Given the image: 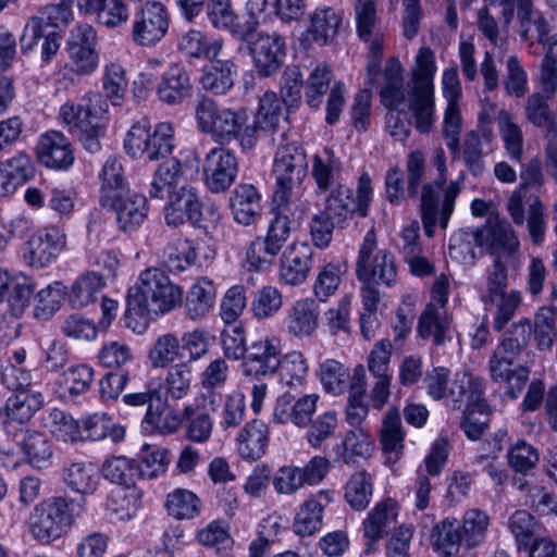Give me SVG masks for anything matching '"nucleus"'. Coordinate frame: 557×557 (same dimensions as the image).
I'll list each match as a JSON object with an SVG mask.
<instances>
[{"label":"nucleus","mask_w":557,"mask_h":557,"mask_svg":"<svg viewBox=\"0 0 557 557\" xmlns=\"http://www.w3.org/2000/svg\"><path fill=\"white\" fill-rule=\"evenodd\" d=\"M183 301L181 286L159 268H148L140 272L138 281L128 289L126 298L125 325L141 333L148 320L163 315Z\"/></svg>","instance_id":"obj_1"},{"label":"nucleus","mask_w":557,"mask_h":557,"mask_svg":"<svg viewBox=\"0 0 557 557\" xmlns=\"http://www.w3.org/2000/svg\"><path fill=\"white\" fill-rule=\"evenodd\" d=\"M437 71L435 54L429 47L419 48L409 73L408 109L414 128L428 134L435 121L434 77Z\"/></svg>","instance_id":"obj_2"},{"label":"nucleus","mask_w":557,"mask_h":557,"mask_svg":"<svg viewBox=\"0 0 557 557\" xmlns=\"http://www.w3.org/2000/svg\"><path fill=\"white\" fill-rule=\"evenodd\" d=\"M108 104L99 94L89 92L78 103L65 102L59 109L58 117L70 133L75 134L84 149L90 153L101 150V138L107 128Z\"/></svg>","instance_id":"obj_3"},{"label":"nucleus","mask_w":557,"mask_h":557,"mask_svg":"<svg viewBox=\"0 0 557 557\" xmlns=\"http://www.w3.org/2000/svg\"><path fill=\"white\" fill-rule=\"evenodd\" d=\"M82 505L63 497H51L37 504L28 518L30 535L41 544H50L65 534Z\"/></svg>","instance_id":"obj_4"},{"label":"nucleus","mask_w":557,"mask_h":557,"mask_svg":"<svg viewBox=\"0 0 557 557\" xmlns=\"http://www.w3.org/2000/svg\"><path fill=\"white\" fill-rule=\"evenodd\" d=\"M151 125L147 117H143L132 125L127 132L123 148L133 159H148L158 161L166 159L174 149V127L170 122L158 123L150 132Z\"/></svg>","instance_id":"obj_5"},{"label":"nucleus","mask_w":557,"mask_h":557,"mask_svg":"<svg viewBox=\"0 0 557 557\" xmlns=\"http://www.w3.org/2000/svg\"><path fill=\"white\" fill-rule=\"evenodd\" d=\"M196 119L199 129L210 134L221 145L233 141L238 131L249 121L246 109L222 107L212 99H203L197 104Z\"/></svg>","instance_id":"obj_6"},{"label":"nucleus","mask_w":557,"mask_h":557,"mask_svg":"<svg viewBox=\"0 0 557 557\" xmlns=\"http://www.w3.org/2000/svg\"><path fill=\"white\" fill-rule=\"evenodd\" d=\"M376 250V235L370 230L359 248L356 263V276L362 283L384 284L393 286L396 283L397 270L395 258L386 249Z\"/></svg>","instance_id":"obj_7"},{"label":"nucleus","mask_w":557,"mask_h":557,"mask_svg":"<svg viewBox=\"0 0 557 557\" xmlns=\"http://www.w3.org/2000/svg\"><path fill=\"white\" fill-rule=\"evenodd\" d=\"M170 16L161 1H146L133 15L131 37L135 45L154 47L169 30Z\"/></svg>","instance_id":"obj_8"},{"label":"nucleus","mask_w":557,"mask_h":557,"mask_svg":"<svg viewBox=\"0 0 557 557\" xmlns=\"http://www.w3.org/2000/svg\"><path fill=\"white\" fill-rule=\"evenodd\" d=\"M96 46L97 32L91 25L78 24L70 30L66 51L74 74L87 76L97 70L99 55Z\"/></svg>","instance_id":"obj_9"},{"label":"nucleus","mask_w":557,"mask_h":557,"mask_svg":"<svg viewBox=\"0 0 557 557\" xmlns=\"http://www.w3.org/2000/svg\"><path fill=\"white\" fill-rule=\"evenodd\" d=\"M249 46L259 76L270 77L283 66L286 58V41L277 32H259Z\"/></svg>","instance_id":"obj_10"},{"label":"nucleus","mask_w":557,"mask_h":557,"mask_svg":"<svg viewBox=\"0 0 557 557\" xmlns=\"http://www.w3.org/2000/svg\"><path fill=\"white\" fill-rule=\"evenodd\" d=\"M282 355L281 339L265 336L252 342L243 360V372L247 376L263 377L278 371Z\"/></svg>","instance_id":"obj_11"},{"label":"nucleus","mask_w":557,"mask_h":557,"mask_svg":"<svg viewBox=\"0 0 557 557\" xmlns=\"http://www.w3.org/2000/svg\"><path fill=\"white\" fill-rule=\"evenodd\" d=\"M479 233L481 248L494 256V259L515 260L519 251V240L507 221L493 214L487 219L485 225L479 227Z\"/></svg>","instance_id":"obj_12"},{"label":"nucleus","mask_w":557,"mask_h":557,"mask_svg":"<svg viewBox=\"0 0 557 557\" xmlns=\"http://www.w3.org/2000/svg\"><path fill=\"white\" fill-rule=\"evenodd\" d=\"M202 171L205 183L211 191H224L237 175V159L231 150L214 147L206 154Z\"/></svg>","instance_id":"obj_13"},{"label":"nucleus","mask_w":557,"mask_h":557,"mask_svg":"<svg viewBox=\"0 0 557 557\" xmlns=\"http://www.w3.org/2000/svg\"><path fill=\"white\" fill-rule=\"evenodd\" d=\"M65 245L66 236L61 228H40L27 240L25 260L32 267L45 268L57 259Z\"/></svg>","instance_id":"obj_14"},{"label":"nucleus","mask_w":557,"mask_h":557,"mask_svg":"<svg viewBox=\"0 0 557 557\" xmlns=\"http://www.w3.org/2000/svg\"><path fill=\"white\" fill-rule=\"evenodd\" d=\"M40 164L53 170H69L75 160L70 139L59 131H48L40 135L36 145Z\"/></svg>","instance_id":"obj_15"},{"label":"nucleus","mask_w":557,"mask_h":557,"mask_svg":"<svg viewBox=\"0 0 557 557\" xmlns=\"http://www.w3.org/2000/svg\"><path fill=\"white\" fill-rule=\"evenodd\" d=\"M372 85L379 87L381 103L387 110H397L406 101L408 92L405 88L404 67L397 58L386 61L377 74V81Z\"/></svg>","instance_id":"obj_16"},{"label":"nucleus","mask_w":557,"mask_h":557,"mask_svg":"<svg viewBox=\"0 0 557 557\" xmlns=\"http://www.w3.org/2000/svg\"><path fill=\"white\" fill-rule=\"evenodd\" d=\"M318 399L317 394H306L294 400L293 395L285 393L276 400L273 409V420L280 424L290 422L298 428H306L317 410Z\"/></svg>","instance_id":"obj_17"},{"label":"nucleus","mask_w":557,"mask_h":557,"mask_svg":"<svg viewBox=\"0 0 557 557\" xmlns=\"http://www.w3.org/2000/svg\"><path fill=\"white\" fill-rule=\"evenodd\" d=\"M313 249L308 243H294L280 259V278L285 284L296 286L304 283L312 265Z\"/></svg>","instance_id":"obj_18"},{"label":"nucleus","mask_w":557,"mask_h":557,"mask_svg":"<svg viewBox=\"0 0 557 557\" xmlns=\"http://www.w3.org/2000/svg\"><path fill=\"white\" fill-rule=\"evenodd\" d=\"M437 169L440 171V177L422 186L420 209H454L455 200L460 193V186L454 181L445 186L446 164L443 152L437 157Z\"/></svg>","instance_id":"obj_19"},{"label":"nucleus","mask_w":557,"mask_h":557,"mask_svg":"<svg viewBox=\"0 0 557 557\" xmlns=\"http://www.w3.org/2000/svg\"><path fill=\"white\" fill-rule=\"evenodd\" d=\"M453 409L459 410L462 405L465 409L479 408L483 412L487 409V401L484 397V381L469 372L457 373L450 388Z\"/></svg>","instance_id":"obj_20"},{"label":"nucleus","mask_w":557,"mask_h":557,"mask_svg":"<svg viewBox=\"0 0 557 557\" xmlns=\"http://www.w3.org/2000/svg\"><path fill=\"white\" fill-rule=\"evenodd\" d=\"M333 502L332 492L321 490L307 498L299 507L294 520V531L300 536H310L322 528L323 510Z\"/></svg>","instance_id":"obj_21"},{"label":"nucleus","mask_w":557,"mask_h":557,"mask_svg":"<svg viewBox=\"0 0 557 557\" xmlns=\"http://www.w3.org/2000/svg\"><path fill=\"white\" fill-rule=\"evenodd\" d=\"M273 174L281 182L299 184L307 174L304 150L294 144L280 147L274 158Z\"/></svg>","instance_id":"obj_22"},{"label":"nucleus","mask_w":557,"mask_h":557,"mask_svg":"<svg viewBox=\"0 0 557 557\" xmlns=\"http://www.w3.org/2000/svg\"><path fill=\"white\" fill-rule=\"evenodd\" d=\"M44 396L34 388L22 389L14 393L7 399L4 411L5 420L3 422L7 432L9 426L16 422L23 424L30 420V418L42 407Z\"/></svg>","instance_id":"obj_23"},{"label":"nucleus","mask_w":557,"mask_h":557,"mask_svg":"<svg viewBox=\"0 0 557 557\" xmlns=\"http://www.w3.org/2000/svg\"><path fill=\"white\" fill-rule=\"evenodd\" d=\"M319 308L313 299H299L288 310L285 325L287 333L296 338L311 336L319 325Z\"/></svg>","instance_id":"obj_24"},{"label":"nucleus","mask_w":557,"mask_h":557,"mask_svg":"<svg viewBox=\"0 0 557 557\" xmlns=\"http://www.w3.org/2000/svg\"><path fill=\"white\" fill-rule=\"evenodd\" d=\"M222 48V39L210 38L197 29L186 32L178 41V50L188 62L200 59L214 60L220 55Z\"/></svg>","instance_id":"obj_25"},{"label":"nucleus","mask_w":557,"mask_h":557,"mask_svg":"<svg viewBox=\"0 0 557 557\" xmlns=\"http://www.w3.org/2000/svg\"><path fill=\"white\" fill-rule=\"evenodd\" d=\"M200 78L202 89L216 95L227 94L234 86L237 66L232 60H210Z\"/></svg>","instance_id":"obj_26"},{"label":"nucleus","mask_w":557,"mask_h":557,"mask_svg":"<svg viewBox=\"0 0 557 557\" xmlns=\"http://www.w3.org/2000/svg\"><path fill=\"white\" fill-rule=\"evenodd\" d=\"M450 322L451 318L448 315L446 308L429 302L419 319V335L422 338L432 337L435 345H443L447 339Z\"/></svg>","instance_id":"obj_27"},{"label":"nucleus","mask_w":557,"mask_h":557,"mask_svg":"<svg viewBox=\"0 0 557 557\" xmlns=\"http://www.w3.org/2000/svg\"><path fill=\"white\" fill-rule=\"evenodd\" d=\"M190 81L187 71L178 64L172 65L158 86L159 99L166 104H178L189 95Z\"/></svg>","instance_id":"obj_28"},{"label":"nucleus","mask_w":557,"mask_h":557,"mask_svg":"<svg viewBox=\"0 0 557 557\" xmlns=\"http://www.w3.org/2000/svg\"><path fill=\"white\" fill-rule=\"evenodd\" d=\"M34 175L32 158L24 151L0 163V184L3 193H11Z\"/></svg>","instance_id":"obj_29"},{"label":"nucleus","mask_w":557,"mask_h":557,"mask_svg":"<svg viewBox=\"0 0 557 557\" xmlns=\"http://www.w3.org/2000/svg\"><path fill=\"white\" fill-rule=\"evenodd\" d=\"M215 287L207 277L198 278L187 292L185 300L186 315L198 321L207 317L214 305Z\"/></svg>","instance_id":"obj_30"},{"label":"nucleus","mask_w":557,"mask_h":557,"mask_svg":"<svg viewBox=\"0 0 557 557\" xmlns=\"http://www.w3.org/2000/svg\"><path fill=\"white\" fill-rule=\"evenodd\" d=\"M405 432L397 408H389L382 420L380 429V443L388 458L397 460L404 450Z\"/></svg>","instance_id":"obj_31"},{"label":"nucleus","mask_w":557,"mask_h":557,"mask_svg":"<svg viewBox=\"0 0 557 557\" xmlns=\"http://www.w3.org/2000/svg\"><path fill=\"white\" fill-rule=\"evenodd\" d=\"M531 332L540 351L552 350L557 339V309L553 306L541 307L531 321Z\"/></svg>","instance_id":"obj_32"},{"label":"nucleus","mask_w":557,"mask_h":557,"mask_svg":"<svg viewBox=\"0 0 557 557\" xmlns=\"http://www.w3.org/2000/svg\"><path fill=\"white\" fill-rule=\"evenodd\" d=\"M268 442L267 424L261 420H252L239 433V455L248 460H257L264 455Z\"/></svg>","instance_id":"obj_33"},{"label":"nucleus","mask_w":557,"mask_h":557,"mask_svg":"<svg viewBox=\"0 0 557 557\" xmlns=\"http://www.w3.org/2000/svg\"><path fill=\"white\" fill-rule=\"evenodd\" d=\"M342 23V13L332 7H319L310 16L308 33L312 40L320 44H329L337 34Z\"/></svg>","instance_id":"obj_34"},{"label":"nucleus","mask_w":557,"mask_h":557,"mask_svg":"<svg viewBox=\"0 0 557 557\" xmlns=\"http://www.w3.org/2000/svg\"><path fill=\"white\" fill-rule=\"evenodd\" d=\"M374 450V443L364 428H352L348 431L335 451L345 463L355 462L357 457L367 459Z\"/></svg>","instance_id":"obj_35"},{"label":"nucleus","mask_w":557,"mask_h":557,"mask_svg":"<svg viewBox=\"0 0 557 557\" xmlns=\"http://www.w3.org/2000/svg\"><path fill=\"white\" fill-rule=\"evenodd\" d=\"M517 16L521 26V38L524 40L535 38L539 42L547 41L549 24L540 11L533 9L530 0H519Z\"/></svg>","instance_id":"obj_36"},{"label":"nucleus","mask_w":557,"mask_h":557,"mask_svg":"<svg viewBox=\"0 0 557 557\" xmlns=\"http://www.w3.org/2000/svg\"><path fill=\"white\" fill-rule=\"evenodd\" d=\"M81 12L92 15L100 25L110 29L125 25L129 18L123 0H97Z\"/></svg>","instance_id":"obj_37"},{"label":"nucleus","mask_w":557,"mask_h":557,"mask_svg":"<svg viewBox=\"0 0 557 557\" xmlns=\"http://www.w3.org/2000/svg\"><path fill=\"white\" fill-rule=\"evenodd\" d=\"M164 398L160 380H150L143 391L127 393L123 395L122 401L125 406L145 411L141 420V428L153 412L162 404Z\"/></svg>","instance_id":"obj_38"},{"label":"nucleus","mask_w":557,"mask_h":557,"mask_svg":"<svg viewBox=\"0 0 557 557\" xmlns=\"http://www.w3.org/2000/svg\"><path fill=\"white\" fill-rule=\"evenodd\" d=\"M165 401L182 400L191 392L193 370L186 362L171 366L163 381H160Z\"/></svg>","instance_id":"obj_39"},{"label":"nucleus","mask_w":557,"mask_h":557,"mask_svg":"<svg viewBox=\"0 0 557 557\" xmlns=\"http://www.w3.org/2000/svg\"><path fill=\"white\" fill-rule=\"evenodd\" d=\"M373 495V479L367 471L355 472L345 484V500L351 509L364 510Z\"/></svg>","instance_id":"obj_40"},{"label":"nucleus","mask_w":557,"mask_h":557,"mask_svg":"<svg viewBox=\"0 0 557 557\" xmlns=\"http://www.w3.org/2000/svg\"><path fill=\"white\" fill-rule=\"evenodd\" d=\"M497 124L507 156L510 160L520 163L522 161L524 143L521 127L513 122L510 113L504 109L497 114Z\"/></svg>","instance_id":"obj_41"},{"label":"nucleus","mask_w":557,"mask_h":557,"mask_svg":"<svg viewBox=\"0 0 557 557\" xmlns=\"http://www.w3.org/2000/svg\"><path fill=\"white\" fill-rule=\"evenodd\" d=\"M99 203L103 209H143L147 198L125 186L100 187Z\"/></svg>","instance_id":"obj_42"},{"label":"nucleus","mask_w":557,"mask_h":557,"mask_svg":"<svg viewBox=\"0 0 557 557\" xmlns=\"http://www.w3.org/2000/svg\"><path fill=\"white\" fill-rule=\"evenodd\" d=\"M101 471L104 479L125 488L134 487L139 478L137 462L124 456L106 459Z\"/></svg>","instance_id":"obj_43"},{"label":"nucleus","mask_w":557,"mask_h":557,"mask_svg":"<svg viewBox=\"0 0 557 557\" xmlns=\"http://www.w3.org/2000/svg\"><path fill=\"white\" fill-rule=\"evenodd\" d=\"M395 504L392 499L383 500L369 512L363 521L364 536L371 540H379L387 533L389 524L396 519Z\"/></svg>","instance_id":"obj_44"},{"label":"nucleus","mask_w":557,"mask_h":557,"mask_svg":"<svg viewBox=\"0 0 557 557\" xmlns=\"http://www.w3.org/2000/svg\"><path fill=\"white\" fill-rule=\"evenodd\" d=\"M432 539L434 547L445 557L457 555L459 546L463 542L458 521L448 518L434 527Z\"/></svg>","instance_id":"obj_45"},{"label":"nucleus","mask_w":557,"mask_h":557,"mask_svg":"<svg viewBox=\"0 0 557 557\" xmlns=\"http://www.w3.org/2000/svg\"><path fill=\"white\" fill-rule=\"evenodd\" d=\"M479 228L462 230L455 233L448 244V255L459 263L472 264L476 259L475 248H481Z\"/></svg>","instance_id":"obj_46"},{"label":"nucleus","mask_w":557,"mask_h":557,"mask_svg":"<svg viewBox=\"0 0 557 557\" xmlns=\"http://www.w3.org/2000/svg\"><path fill=\"white\" fill-rule=\"evenodd\" d=\"M104 286V276L90 271L79 276L70 293V302L75 308L85 307L96 300L97 294Z\"/></svg>","instance_id":"obj_47"},{"label":"nucleus","mask_w":557,"mask_h":557,"mask_svg":"<svg viewBox=\"0 0 557 557\" xmlns=\"http://www.w3.org/2000/svg\"><path fill=\"white\" fill-rule=\"evenodd\" d=\"M482 301L484 305L495 306L496 312L493 318V327L495 331L502 332L519 309L522 296L519 290L512 289L491 298H483Z\"/></svg>","instance_id":"obj_48"},{"label":"nucleus","mask_w":557,"mask_h":557,"mask_svg":"<svg viewBox=\"0 0 557 557\" xmlns=\"http://www.w3.org/2000/svg\"><path fill=\"white\" fill-rule=\"evenodd\" d=\"M127 87L128 81L125 67L117 62L107 64L102 75V89L107 99L115 107L121 106Z\"/></svg>","instance_id":"obj_49"},{"label":"nucleus","mask_w":557,"mask_h":557,"mask_svg":"<svg viewBox=\"0 0 557 557\" xmlns=\"http://www.w3.org/2000/svg\"><path fill=\"white\" fill-rule=\"evenodd\" d=\"M197 249L193 242L178 238L165 247L163 264L170 272H182L195 262Z\"/></svg>","instance_id":"obj_50"},{"label":"nucleus","mask_w":557,"mask_h":557,"mask_svg":"<svg viewBox=\"0 0 557 557\" xmlns=\"http://www.w3.org/2000/svg\"><path fill=\"white\" fill-rule=\"evenodd\" d=\"M182 423L183 417L180 410L169 406V401H165V398H163L161 406L153 412H150V418L143 429L150 433L157 432L165 435L175 433Z\"/></svg>","instance_id":"obj_51"},{"label":"nucleus","mask_w":557,"mask_h":557,"mask_svg":"<svg viewBox=\"0 0 557 557\" xmlns=\"http://www.w3.org/2000/svg\"><path fill=\"white\" fill-rule=\"evenodd\" d=\"M306 441L312 448H321L325 442L334 437L338 428L335 411H326L312 419L307 426Z\"/></svg>","instance_id":"obj_52"},{"label":"nucleus","mask_w":557,"mask_h":557,"mask_svg":"<svg viewBox=\"0 0 557 557\" xmlns=\"http://www.w3.org/2000/svg\"><path fill=\"white\" fill-rule=\"evenodd\" d=\"M200 499L190 491L177 488L168 495L169 515L178 520L197 517L200 513Z\"/></svg>","instance_id":"obj_53"},{"label":"nucleus","mask_w":557,"mask_h":557,"mask_svg":"<svg viewBox=\"0 0 557 557\" xmlns=\"http://www.w3.org/2000/svg\"><path fill=\"white\" fill-rule=\"evenodd\" d=\"M64 481L73 491L87 494L96 488L97 474L91 463L73 462L64 469Z\"/></svg>","instance_id":"obj_54"},{"label":"nucleus","mask_w":557,"mask_h":557,"mask_svg":"<svg viewBox=\"0 0 557 557\" xmlns=\"http://www.w3.org/2000/svg\"><path fill=\"white\" fill-rule=\"evenodd\" d=\"M508 528L513 535L518 550H527L535 535L539 523L527 510H516L509 518Z\"/></svg>","instance_id":"obj_55"},{"label":"nucleus","mask_w":557,"mask_h":557,"mask_svg":"<svg viewBox=\"0 0 557 557\" xmlns=\"http://www.w3.org/2000/svg\"><path fill=\"white\" fill-rule=\"evenodd\" d=\"M23 434L22 448L34 467L40 468L52 457V449L47 437L37 431L20 429Z\"/></svg>","instance_id":"obj_56"},{"label":"nucleus","mask_w":557,"mask_h":557,"mask_svg":"<svg viewBox=\"0 0 557 557\" xmlns=\"http://www.w3.org/2000/svg\"><path fill=\"white\" fill-rule=\"evenodd\" d=\"M46 425L51 434L63 442H76L83 438L77 421L69 413L52 409L47 418Z\"/></svg>","instance_id":"obj_57"},{"label":"nucleus","mask_w":557,"mask_h":557,"mask_svg":"<svg viewBox=\"0 0 557 557\" xmlns=\"http://www.w3.org/2000/svg\"><path fill=\"white\" fill-rule=\"evenodd\" d=\"M332 79V72L329 65L319 64L310 73L306 82L305 97L307 104L318 109L322 103V97L327 91Z\"/></svg>","instance_id":"obj_58"},{"label":"nucleus","mask_w":557,"mask_h":557,"mask_svg":"<svg viewBox=\"0 0 557 557\" xmlns=\"http://www.w3.org/2000/svg\"><path fill=\"white\" fill-rule=\"evenodd\" d=\"M348 369L334 359H327L320 366V380L326 392L339 395L348 387Z\"/></svg>","instance_id":"obj_59"},{"label":"nucleus","mask_w":557,"mask_h":557,"mask_svg":"<svg viewBox=\"0 0 557 557\" xmlns=\"http://www.w3.org/2000/svg\"><path fill=\"white\" fill-rule=\"evenodd\" d=\"M180 339L172 333L163 334L157 338L149 350V360L153 368H164L180 355Z\"/></svg>","instance_id":"obj_60"},{"label":"nucleus","mask_w":557,"mask_h":557,"mask_svg":"<svg viewBox=\"0 0 557 557\" xmlns=\"http://www.w3.org/2000/svg\"><path fill=\"white\" fill-rule=\"evenodd\" d=\"M221 343L224 356L232 360H244L248 346L242 323L225 324L221 332Z\"/></svg>","instance_id":"obj_61"},{"label":"nucleus","mask_w":557,"mask_h":557,"mask_svg":"<svg viewBox=\"0 0 557 557\" xmlns=\"http://www.w3.org/2000/svg\"><path fill=\"white\" fill-rule=\"evenodd\" d=\"M278 368L281 382L286 386L302 384L308 372V364L304 355L299 351H290L284 357L281 356Z\"/></svg>","instance_id":"obj_62"},{"label":"nucleus","mask_w":557,"mask_h":557,"mask_svg":"<svg viewBox=\"0 0 557 557\" xmlns=\"http://www.w3.org/2000/svg\"><path fill=\"white\" fill-rule=\"evenodd\" d=\"M509 467L517 473L529 474L539 462L537 450L525 441H518L507 454Z\"/></svg>","instance_id":"obj_63"},{"label":"nucleus","mask_w":557,"mask_h":557,"mask_svg":"<svg viewBox=\"0 0 557 557\" xmlns=\"http://www.w3.org/2000/svg\"><path fill=\"white\" fill-rule=\"evenodd\" d=\"M35 286L34 280L29 276L18 274L13 277L7 297L14 315L21 314L28 307Z\"/></svg>","instance_id":"obj_64"}]
</instances>
